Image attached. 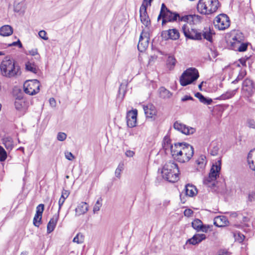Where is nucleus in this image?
I'll return each instance as SVG.
<instances>
[{
	"mask_svg": "<svg viewBox=\"0 0 255 255\" xmlns=\"http://www.w3.org/2000/svg\"><path fill=\"white\" fill-rule=\"evenodd\" d=\"M175 149L173 158L180 163L188 162L194 154L193 147L186 142L175 143Z\"/></svg>",
	"mask_w": 255,
	"mask_h": 255,
	"instance_id": "1",
	"label": "nucleus"
},
{
	"mask_svg": "<svg viewBox=\"0 0 255 255\" xmlns=\"http://www.w3.org/2000/svg\"><path fill=\"white\" fill-rule=\"evenodd\" d=\"M0 68L2 75L7 78L17 77L21 74L20 66L8 56L2 61Z\"/></svg>",
	"mask_w": 255,
	"mask_h": 255,
	"instance_id": "2",
	"label": "nucleus"
},
{
	"mask_svg": "<svg viewBox=\"0 0 255 255\" xmlns=\"http://www.w3.org/2000/svg\"><path fill=\"white\" fill-rule=\"evenodd\" d=\"M219 6L218 0H199L197 9L202 14H210L216 11Z\"/></svg>",
	"mask_w": 255,
	"mask_h": 255,
	"instance_id": "3",
	"label": "nucleus"
},
{
	"mask_svg": "<svg viewBox=\"0 0 255 255\" xmlns=\"http://www.w3.org/2000/svg\"><path fill=\"white\" fill-rule=\"evenodd\" d=\"M199 77L198 71L195 68H189L184 71L180 77L181 86H186L193 83Z\"/></svg>",
	"mask_w": 255,
	"mask_h": 255,
	"instance_id": "4",
	"label": "nucleus"
},
{
	"mask_svg": "<svg viewBox=\"0 0 255 255\" xmlns=\"http://www.w3.org/2000/svg\"><path fill=\"white\" fill-rule=\"evenodd\" d=\"M221 169V159L218 160L214 164L211 168L208 177L204 180V184L209 187L213 188L215 186L216 180L219 176Z\"/></svg>",
	"mask_w": 255,
	"mask_h": 255,
	"instance_id": "5",
	"label": "nucleus"
},
{
	"mask_svg": "<svg viewBox=\"0 0 255 255\" xmlns=\"http://www.w3.org/2000/svg\"><path fill=\"white\" fill-rule=\"evenodd\" d=\"M40 83L36 79L26 81L23 84L24 92L29 95H34L39 91Z\"/></svg>",
	"mask_w": 255,
	"mask_h": 255,
	"instance_id": "6",
	"label": "nucleus"
},
{
	"mask_svg": "<svg viewBox=\"0 0 255 255\" xmlns=\"http://www.w3.org/2000/svg\"><path fill=\"white\" fill-rule=\"evenodd\" d=\"M214 24L219 30H225L230 25V18L226 14H220L214 19Z\"/></svg>",
	"mask_w": 255,
	"mask_h": 255,
	"instance_id": "7",
	"label": "nucleus"
},
{
	"mask_svg": "<svg viewBox=\"0 0 255 255\" xmlns=\"http://www.w3.org/2000/svg\"><path fill=\"white\" fill-rule=\"evenodd\" d=\"M184 36L188 39L199 40L202 39V33L197 29L189 26L187 24H184L182 27Z\"/></svg>",
	"mask_w": 255,
	"mask_h": 255,
	"instance_id": "8",
	"label": "nucleus"
},
{
	"mask_svg": "<svg viewBox=\"0 0 255 255\" xmlns=\"http://www.w3.org/2000/svg\"><path fill=\"white\" fill-rule=\"evenodd\" d=\"M242 91L245 97L249 98L252 97L255 92V84L253 80L246 79L243 83Z\"/></svg>",
	"mask_w": 255,
	"mask_h": 255,
	"instance_id": "9",
	"label": "nucleus"
},
{
	"mask_svg": "<svg viewBox=\"0 0 255 255\" xmlns=\"http://www.w3.org/2000/svg\"><path fill=\"white\" fill-rule=\"evenodd\" d=\"M149 40V33L142 31L140 34L137 45L138 50L140 52L144 51L148 46Z\"/></svg>",
	"mask_w": 255,
	"mask_h": 255,
	"instance_id": "10",
	"label": "nucleus"
},
{
	"mask_svg": "<svg viewBox=\"0 0 255 255\" xmlns=\"http://www.w3.org/2000/svg\"><path fill=\"white\" fill-rule=\"evenodd\" d=\"M173 128L175 129L186 135L193 134L196 131L194 128L188 127L178 121L174 123Z\"/></svg>",
	"mask_w": 255,
	"mask_h": 255,
	"instance_id": "11",
	"label": "nucleus"
},
{
	"mask_svg": "<svg viewBox=\"0 0 255 255\" xmlns=\"http://www.w3.org/2000/svg\"><path fill=\"white\" fill-rule=\"evenodd\" d=\"M137 115V110H132L127 114V123L129 128H133L136 126V118Z\"/></svg>",
	"mask_w": 255,
	"mask_h": 255,
	"instance_id": "12",
	"label": "nucleus"
},
{
	"mask_svg": "<svg viewBox=\"0 0 255 255\" xmlns=\"http://www.w3.org/2000/svg\"><path fill=\"white\" fill-rule=\"evenodd\" d=\"M44 209V205L43 204L38 205L36 207V212L33 219V224L38 227L41 223L42 213Z\"/></svg>",
	"mask_w": 255,
	"mask_h": 255,
	"instance_id": "13",
	"label": "nucleus"
},
{
	"mask_svg": "<svg viewBox=\"0 0 255 255\" xmlns=\"http://www.w3.org/2000/svg\"><path fill=\"white\" fill-rule=\"evenodd\" d=\"M241 40H239L237 36H235L233 38V41L232 42L231 45L233 49L236 50V48H237V50L240 52H244L247 49L248 44L245 43H241Z\"/></svg>",
	"mask_w": 255,
	"mask_h": 255,
	"instance_id": "14",
	"label": "nucleus"
},
{
	"mask_svg": "<svg viewBox=\"0 0 255 255\" xmlns=\"http://www.w3.org/2000/svg\"><path fill=\"white\" fill-rule=\"evenodd\" d=\"M162 148L164 150L165 152L167 150H170L172 156L173 157V154L174 153V151H175V143L173 145L171 143V139L169 136L166 135L164 136L162 141Z\"/></svg>",
	"mask_w": 255,
	"mask_h": 255,
	"instance_id": "15",
	"label": "nucleus"
},
{
	"mask_svg": "<svg viewBox=\"0 0 255 255\" xmlns=\"http://www.w3.org/2000/svg\"><path fill=\"white\" fill-rule=\"evenodd\" d=\"M171 170L179 171L177 164L173 160H170L165 163L163 167L162 174L167 175L168 172H170Z\"/></svg>",
	"mask_w": 255,
	"mask_h": 255,
	"instance_id": "16",
	"label": "nucleus"
},
{
	"mask_svg": "<svg viewBox=\"0 0 255 255\" xmlns=\"http://www.w3.org/2000/svg\"><path fill=\"white\" fill-rule=\"evenodd\" d=\"M206 238V236L204 234H196L187 241L186 244H189L192 245H196L205 240Z\"/></svg>",
	"mask_w": 255,
	"mask_h": 255,
	"instance_id": "17",
	"label": "nucleus"
},
{
	"mask_svg": "<svg viewBox=\"0 0 255 255\" xmlns=\"http://www.w3.org/2000/svg\"><path fill=\"white\" fill-rule=\"evenodd\" d=\"M168 172V173L166 174L167 175L164 174H162V177L164 179L170 182H175L178 180L179 171H173L171 170L170 172Z\"/></svg>",
	"mask_w": 255,
	"mask_h": 255,
	"instance_id": "18",
	"label": "nucleus"
},
{
	"mask_svg": "<svg viewBox=\"0 0 255 255\" xmlns=\"http://www.w3.org/2000/svg\"><path fill=\"white\" fill-rule=\"evenodd\" d=\"M229 222L225 216H219L214 219V224L218 227H223L228 226Z\"/></svg>",
	"mask_w": 255,
	"mask_h": 255,
	"instance_id": "19",
	"label": "nucleus"
},
{
	"mask_svg": "<svg viewBox=\"0 0 255 255\" xmlns=\"http://www.w3.org/2000/svg\"><path fill=\"white\" fill-rule=\"evenodd\" d=\"M142 9H144V10H139L140 21L145 27H148L151 24L150 20L144 6H142Z\"/></svg>",
	"mask_w": 255,
	"mask_h": 255,
	"instance_id": "20",
	"label": "nucleus"
},
{
	"mask_svg": "<svg viewBox=\"0 0 255 255\" xmlns=\"http://www.w3.org/2000/svg\"><path fill=\"white\" fill-rule=\"evenodd\" d=\"M162 17H166L167 21L169 22H172L176 21L177 20L180 21V18H181V16L180 14L176 12H173L170 10L164 13Z\"/></svg>",
	"mask_w": 255,
	"mask_h": 255,
	"instance_id": "21",
	"label": "nucleus"
},
{
	"mask_svg": "<svg viewBox=\"0 0 255 255\" xmlns=\"http://www.w3.org/2000/svg\"><path fill=\"white\" fill-rule=\"evenodd\" d=\"M184 191L185 196L190 197L195 196L198 192L196 187L190 184H188L185 186Z\"/></svg>",
	"mask_w": 255,
	"mask_h": 255,
	"instance_id": "22",
	"label": "nucleus"
},
{
	"mask_svg": "<svg viewBox=\"0 0 255 255\" xmlns=\"http://www.w3.org/2000/svg\"><path fill=\"white\" fill-rule=\"evenodd\" d=\"M143 110L147 118H152L156 114L155 107L152 104L143 106Z\"/></svg>",
	"mask_w": 255,
	"mask_h": 255,
	"instance_id": "23",
	"label": "nucleus"
},
{
	"mask_svg": "<svg viewBox=\"0 0 255 255\" xmlns=\"http://www.w3.org/2000/svg\"><path fill=\"white\" fill-rule=\"evenodd\" d=\"M88 205L86 202H82L75 209V215L77 216L84 214L88 210Z\"/></svg>",
	"mask_w": 255,
	"mask_h": 255,
	"instance_id": "24",
	"label": "nucleus"
},
{
	"mask_svg": "<svg viewBox=\"0 0 255 255\" xmlns=\"http://www.w3.org/2000/svg\"><path fill=\"white\" fill-rule=\"evenodd\" d=\"M59 218V214H56L50 219L47 226L48 233H50L55 229Z\"/></svg>",
	"mask_w": 255,
	"mask_h": 255,
	"instance_id": "25",
	"label": "nucleus"
},
{
	"mask_svg": "<svg viewBox=\"0 0 255 255\" xmlns=\"http://www.w3.org/2000/svg\"><path fill=\"white\" fill-rule=\"evenodd\" d=\"M221 144L217 141H212L210 144L209 151L213 156H216L218 154L219 150L220 148Z\"/></svg>",
	"mask_w": 255,
	"mask_h": 255,
	"instance_id": "26",
	"label": "nucleus"
},
{
	"mask_svg": "<svg viewBox=\"0 0 255 255\" xmlns=\"http://www.w3.org/2000/svg\"><path fill=\"white\" fill-rule=\"evenodd\" d=\"M1 140L2 143L4 145L7 150H12L13 147V141L11 137L5 136H4Z\"/></svg>",
	"mask_w": 255,
	"mask_h": 255,
	"instance_id": "27",
	"label": "nucleus"
},
{
	"mask_svg": "<svg viewBox=\"0 0 255 255\" xmlns=\"http://www.w3.org/2000/svg\"><path fill=\"white\" fill-rule=\"evenodd\" d=\"M198 15H196L195 14L194 15H185L184 16H181L180 18V21H184L186 22L187 23L189 26H191V25L194 24V20L196 18H198Z\"/></svg>",
	"mask_w": 255,
	"mask_h": 255,
	"instance_id": "28",
	"label": "nucleus"
},
{
	"mask_svg": "<svg viewBox=\"0 0 255 255\" xmlns=\"http://www.w3.org/2000/svg\"><path fill=\"white\" fill-rule=\"evenodd\" d=\"M12 33L13 28L9 25H4L0 28V35L2 36H8Z\"/></svg>",
	"mask_w": 255,
	"mask_h": 255,
	"instance_id": "29",
	"label": "nucleus"
},
{
	"mask_svg": "<svg viewBox=\"0 0 255 255\" xmlns=\"http://www.w3.org/2000/svg\"><path fill=\"white\" fill-rule=\"evenodd\" d=\"M238 89L234 90L228 91L226 93L222 94L220 97L217 98L216 99L220 100H225L229 99L233 97L236 93Z\"/></svg>",
	"mask_w": 255,
	"mask_h": 255,
	"instance_id": "30",
	"label": "nucleus"
},
{
	"mask_svg": "<svg viewBox=\"0 0 255 255\" xmlns=\"http://www.w3.org/2000/svg\"><path fill=\"white\" fill-rule=\"evenodd\" d=\"M176 63V60L174 56L172 55H169L166 60V66L169 70H172L174 69Z\"/></svg>",
	"mask_w": 255,
	"mask_h": 255,
	"instance_id": "31",
	"label": "nucleus"
},
{
	"mask_svg": "<svg viewBox=\"0 0 255 255\" xmlns=\"http://www.w3.org/2000/svg\"><path fill=\"white\" fill-rule=\"evenodd\" d=\"M195 96L199 99L200 102L207 105H211L213 102L212 99H207L206 97H205L201 93L199 92H197L195 94Z\"/></svg>",
	"mask_w": 255,
	"mask_h": 255,
	"instance_id": "32",
	"label": "nucleus"
},
{
	"mask_svg": "<svg viewBox=\"0 0 255 255\" xmlns=\"http://www.w3.org/2000/svg\"><path fill=\"white\" fill-rule=\"evenodd\" d=\"M159 94L160 97L163 99L169 98L172 95V94L169 91L163 87L159 89Z\"/></svg>",
	"mask_w": 255,
	"mask_h": 255,
	"instance_id": "33",
	"label": "nucleus"
},
{
	"mask_svg": "<svg viewBox=\"0 0 255 255\" xmlns=\"http://www.w3.org/2000/svg\"><path fill=\"white\" fill-rule=\"evenodd\" d=\"M213 33L211 30L210 28H205L204 30L202 33V36H203L204 39H206L209 42H212V35Z\"/></svg>",
	"mask_w": 255,
	"mask_h": 255,
	"instance_id": "34",
	"label": "nucleus"
},
{
	"mask_svg": "<svg viewBox=\"0 0 255 255\" xmlns=\"http://www.w3.org/2000/svg\"><path fill=\"white\" fill-rule=\"evenodd\" d=\"M25 70L27 71H30L33 73H37V69L36 65L34 63H31L30 61H27L25 64Z\"/></svg>",
	"mask_w": 255,
	"mask_h": 255,
	"instance_id": "35",
	"label": "nucleus"
},
{
	"mask_svg": "<svg viewBox=\"0 0 255 255\" xmlns=\"http://www.w3.org/2000/svg\"><path fill=\"white\" fill-rule=\"evenodd\" d=\"M253 151L251 150L249 153L248 155V162L250 168L253 170L255 171V161L254 159L253 158Z\"/></svg>",
	"mask_w": 255,
	"mask_h": 255,
	"instance_id": "36",
	"label": "nucleus"
},
{
	"mask_svg": "<svg viewBox=\"0 0 255 255\" xmlns=\"http://www.w3.org/2000/svg\"><path fill=\"white\" fill-rule=\"evenodd\" d=\"M25 102L23 99H16L14 102L15 109L20 111H22L24 109Z\"/></svg>",
	"mask_w": 255,
	"mask_h": 255,
	"instance_id": "37",
	"label": "nucleus"
},
{
	"mask_svg": "<svg viewBox=\"0 0 255 255\" xmlns=\"http://www.w3.org/2000/svg\"><path fill=\"white\" fill-rule=\"evenodd\" d=\"M202 223L201 220L196 219L192 222V227L197 232H199Z\"/></svg>",
	"mask_w": 255,
	"mask_h": 255,
	"instance_id": "38",
	"label": "nucleus"
},
{
	"mask_svg": "<svg viewBox=\"0 0 255 255\" xmlns=\"http://www.w3.org/2000/svg\"><path fill=\"white\" fill-rule=\"evenodd\" d=\"M170 39L177 40L179 38V33L176 29H169Z\"/></svg>",
	"mask_w": 255,
	"mask_h": 255,
	"instance_id": "39",
	"label": "nucleus"
},
{
	"mask_svg": "<svg viewBox=\"0 0 255 255\" xmlns=\"http://www.w3.org/2000/svg\"><path fill=\"white\" fill-rule=\"evenodd\" d=\"M84 236L81 233H78L73 240V242L76 243L77 244H82L84 242Z\"/></svg>",
	"mask_w": 255,
	"mask_h": 255,
	"instance_id": "40",
	"label": "nucleus"
},
{
	"mask_svg": "<svg viewBox=\"0 0 255 255\" xmlns=\"http://www.w3.org/2000/svg\"><path fill=\"white\" fill-rule=\"evenodd\" d=\"M169 10H170V9L167 8L165 4L163 3L161 5L160 13L158 16L157 20H159L160 19H161V17L163 16L164 13H166Z\"/></svg>",
	"mask_w": 255,
	"mask_h": 255,
	"instance_id": "41",
	"label": "nucleus"
},
{
	"mask_svg": "<svg viewBox=\"0 0 255 255\" xmlns=\"http://www.w3.org/2000/svg\"><path fill=\"white\" fill-rule=\"evenodd\" d=\"M102 199L101 197L99 198L95 203L94 208H93V212L94 213L99 211L102 206Z\"/></svg>",
	"mask_w": 255,
	"mask_h": 255,
	"instance_id": "42",
	"label": "nucleus"
},
{
	"mask_svg": "<svg viewBox=\"0 0 255 255\" xmlns=\"http://www.w3.org/2000/svg\"><path fill=\"white\" fill-rule=\"evenodd\" d=\"M124 164L123 163H120L115 171V175L118 178L121 177V173L124 169Z\"/></svg>",
	"mask_w": 255,
	"mask_h": 255,
	"instance_id": "43",
	"label": "nucleus"
},
{
	"mask_svg": "<svg viewBox=\"0 0 255 255\" xmlns=\"http://www.w3.org/2000/svg\"><path fill=\"white\" fill-rule=\"evenodd\" d=\"M7 158V153L4 149L0 145V161H4Z\"/></svg>",
	"mask_w": 255,
	"mask_h": 255,
	"instance_id": "44",
	"label": "nucleus"
},
{
	"mask_svg": "<svg viewBox=\"0 0 255 255\" xmlns=\"http://www.w3.org/2000/svg\"><path fill=\"white\" fill-rule=\"evenodd\" d=\"M212 227L213 226L212 225H204L202 223V225L200 229V231H202L204 233H207L209 231L211 230Z\"/></svg>",
	"mask_w": 255,
	"mask_h": 255,
	"instance_id": "45",
	"label": "nucleus"
},
{
	"mask_svg": "<svg viewBox=\"0 0 255 255\" xmlns=\"http://www.w3.org/2000/svg\"><path fill=\"white\" fill-rule=\"evenodd\" d=\"M246 74V72H245L244 71H241L239 74L237 78L232 82V83L236 84V83H238L239 81L242 80L244 78V77H245Z\"/></svg>",
	"mask_w": 255,
	"mask_h": 255,
	"instance_id": "46",
	"label": "nucleus"
},
{
	"mask_svg": "<svg viewBox=\"0 0 255 255\" xmlns=\"http://www.w3.org/2000/svg\"><path fill=\"white\" fill-rule=\"evenodd\" d=\"M126 93V91L125 85L123 84H121V85L119 87V96L122 95V98H123L125 96Z\"/></svg>",
	"mask_w": 255,
	"mask_h": 255,
	"instance_id": "47",
	"label": "nucleus"
},
{
	"mask_svg": "<svg viewBox=\"0 0 255 255\" xmlns=\"http://www.w3.org/2000/svg\"><path fill=\"white\" fill-rule=\"evenodd\" d=\"M67 135L65 133L62 132H59L57 136V139L59 141H64L66 138Z\"/></svg>",
	"mask_w": 255,
	"mask_h": 255,
	"instance_id": "48",
	"label": "nucleus"
},
{
	"mask_svg": "<svg viewBox=\"0 0 255 255\" xmlns=\"http://www.w3.org/2000/svg\"><path fill=\"white\" fill-rule=\"evenodd\" d=\"M161 37L165 40L170 39L169 29L168 30H164L161 32Z\"/></svg>",
	"mask_w": 255,
	"mask_h": 255,
	"instance_id": "49",
	"label": "nucleus"
},
{
	"mask_svg": "<svg viewBox=\"0 0 255 255\" xmlns=\"http://www.w3.org/2000/svg\"><path fill=\"white\" fill-rule=\"evenodd\" d=\"M248 126L250 128H255V121L253 119H249L247 121Z\"/></svg>",
	"mask_w": 255,
	"mask_h": 255,
	"instance_id": "50",
	"label": "nucleus"
},
{
	"mask_svg": "<svg viewBox=\"0 0 255 255\" xmlns=\"http://www.w3.org/2000/svg\"><path fill=\"white\" fill-rule=\"evenodd\" d=\"M65 155L66 159H67L69 160H72L73 159L75 158L74 156L73 155V154L71 152H65Z\"/></svg>",
	"mask_w": 255,
	"mask_h": 255,
	"instance_id": "51",
	"label": "nucleus"
},
{
	"mask_svg": "<svg viewBox=\"0 0 255 255\" xmlns=\"http://www.w3.org/2000/svg\"><path fill=\"white\" fill-rule=\"evenodd\" d=\"M38 35L42 39L44 40H47L48 37L46 36L47 33L44 30H41L39 32Z\"/></svg>",
	"mask_w": 255,
	"mask_h": 255,
	"instance_id": "52",
	"label": "nucleus"
},
{
	"mask_svg": "<svg viewBox=\"0 0 255 255\" xmlns=\"http://www.w3.org/2000/svg\"><path fill=\"white\" fill-rule=\"evenodd\" d=\"M70 193L68 190L65 189H63L62 192V195L61 196V198H63L64 199H66L69 196Z\"/></svg>",
	"mask_w": 255,
	"mask_h": 255,
	"instance_id": "53",
	"label": "nucleus"
},
{
	"mask_svg": "<svg viewBox=\"0 0 255 255\" xmlns=\"http://www.w3.org/2000/svg\"><path fill=\"white\" fill-rule=\"evenodd\" d=\"M149 5L148 3V0H143L142 4L140 6V10H144V9H142V6H144L145 8H146V11H147V6Z\"/></svg>",
	"mask_w": 255,
	"mask_h": 255,
	"instance_id": "54",
	"label": "nucleus"
},
{
	"mask_svg": "<svg viewBox=\"0 0 255 255\" xmlns=\"http://www.w3.org/2000/svg\"><path fill=\"white\" fill-rule=\"evenodd\" d=\"M65 199H64L63 198H60L59 200V201H58V205H59V208H58V214H59V212L61 209V207L63 205V204H64V202H65Z\"/></svg>",
	"mask_w": 255,
	"mask_h": 255,
	"instance_id": "55",
	"label": "nucleus"
},
{
	"mask_svg": "<svg viewBox=\"0 0 255 255\" xmlns=\"http://www.w3.org/2000/svg\"><path fill=\"white\" fill-rule=\"evenodd\" d=\"M193 211L190 209H187L185 210L184 214L186 217H190L193 214Z\"/></svg>",
	"mask_w": 255,
	"mask_h": 255,
	"instance_id": "56",
	"label": "nucleus"
},
{
	"mask_svg": "<svg viewBox=\"0 0 255 255\" xmlns=\"http://www.w3.org/2000/svg\"><path fill=\"white\" fill-rule=\"evenodd\" d=\"M49 104H50V106L54 108V107H56V101H55L54 98H50L49 99Z\"/></svg>",
	"mask_w": 255,
	"mask_h": 255,
	"instance_id": "57",
	"label": "nucleus"
},
{
	"mask_svg": "<svg viewBox=\"0 0 255 255\" xmlns=\"http://www.w3.org/2000/svg\"><path fill=\"white\" fill-rule=\"evenodd\" d=\"M188 100H194V99L192 97L188 95H185L181 99L182 102H185Z\"/></svg>",
	"mask_w": 255,
	"mask_h": 255,
	"instance_id": "58",
	"label": "nucleus"
},
{
	"mask_svg": "<svg viewBox=\"0 0 255 255\" xmlns=\"http://www.w3.org/2000/svg\"><path fill=\"white\" fill-rule=\"evenodd\" d=\"M17 45L19 47V48L22 47V44L19 39L17 41L13 42L12 44H11L10 45V46H17Z\"/></svg>",
	"mask_w": 255,
	"mask_h": 255,
	"instance_id": "59",
	"label": "nucleus"
},
{
	"mask_svg": "<svg viewBox=\"0 0 255 255\" xmlns=\"http://www.w3.org/2000/svg\"><path fill=\"white\" fill-rule=\"evenodd\" d=\"M248 200L250 202H253L255 201V193H251L249 194L248 196Z\"/></svg>",
	"mask_w": 255,
	"mask_h": 255,
	"instance_id": "60",
	"label": "nucleus"
},
{
	"mask_svg": "<svg viewBox=\"0 0 255 255\" xmlns=\"http://www.w3.org/2000/svg\"><path fill=\"white\" fill-rule=\"evenodd\" d=\"M29 53L32 56H35L36 55H38L37 49H32L31 50L29 51Z\"/></svg>",
	"mask_w": 255,
	"mask_h": 255,
	"instance_id": "61",
	"label": "nucleus"
},
{
	"mask_svg": "<svg viewBox=\"0 0 255 255\" xmlns=\"http://www.w3.org/2000/svg\"><path fill=\"white\" fill-rule=\"evenodd\" d=\"M125 154L127 157H131L134 155V152L133 151L129 150H127Z\"/></svg>",
	"mask_w": 255,
	"mask_h": 255,
	"instance_id": "62",
	"label": "nucleus"
},
{
	"mask_svg": "<svg viewBox=\"0 0 255 255\" xmlns=\"http://www.w3.org/2000/svg\"><path fill=\"white\" fill-rule=\"evenodd\" d=\"M218 255H230L229 253L227 251H220Z\"/></svg>",
	"mask_w": 255,
	"mask_h": 255,
	"instance_id": "63",
	"label": "nucleus"
},
{
	"mask_svg": "<svg viewBox=\"0 0 255 255\" xmlns=\"http://www.w3.org/2000/svg\"><path fill=\"white\" fill-rule=\"evenodd\" d=\"M180 200H181V202L182 203H185L186 200L185 199V197L184 196H183V193H182L180 195Z\"/></svg>",
	"mask_w": 255,
	"mask_h": 255,
	"instance_id": "64",
	"label": "nucleus"
}]
</instances>
